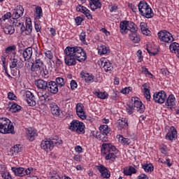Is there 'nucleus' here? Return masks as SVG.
Masks as SVG:
<instances>
[{
  "label": "nucleus",
  "mask_w": 179,
  "mask_h": 179,
  "mask_svg": "<svg viewBox=\"0 0 179 179\" xmlns=\"http://www.w3.org/2000/svg\"><path fill=\"white\" fill-rule=\"evenodd\" d=\"M64 64L67 66H73L76 65V61L84 62L87 59V55L83 48L78 46L66 47L64 50Z\"/></svg>",
  "instance_id": "1"
},
{
  "label": "nucleus",
  "mask_w": 179,
  "mask_h": 179,
  "mask_svg": "<svg viewBox=\"0 0 179 179\" xmlns=\"http://www.w3.org/2000/svg\"><path fill=\"white\" fill-rule=\"evenodd\" d=\"M115 146L113 145L111 143H103L101 148V154L106 160H110V162H115L117 159V155H115Z\"/></svg>",
  "instance_id": "2"
},
{
  "label": "nucleus",
  "mask_w": 179,
  "mask_h": 179,
  "mask_svg": "<svg viewBox=\"0 0 179 179\" xmlns=\"http://www.w3.org/2000/svg\"><path fill=\"white\" fill-rule=\"evenodd\" d=\"M138 8L140 15L143 16V17H146V19H152V17L155 16L153 10H152L150 6L145 0L138 3Z\"/></svg>",
  "instance_id": "3"
},
{
  "label": "nucleus",
  "mask_w": 179,
  "mask_h": 179,
  "mask_svg": "<svg viewBox=\"0 0 179 179\" xmlns=\"http://www.w3.org/2000/svg\"><path fill=\"white\" fill-rule=\"evenodd\" d=\"M62 143V140L58 136L54 138H49L43 141L41 143V148L45 152H50L54 149V146H59Z\"/></svg>",
  "instance_id": "4"
},
{
  "label": "nucleus",
  "mask_w": 179,
  "mask_h": 179,
  "mask_svg": "<svg viewBox=\"0 0 179 179\" xmlns=\"http://www.w3.org/2000/svg\"><path fill=\"white\" fill-rule=\"evenodd\" d=\"M0 134H15V127L9 119L0 118Z\"/></svg>",
  "instance_id": "5"
},
{
  "label": "nucleus",
  "mask_w": 179,
  "mask_h": 179,
  "mask_svg": "<svg viewBox=\"0 0 179 179\" xmlns=\"http://www.w3.org/2000/svg\"><path fill=\"white\" fill-rule=\"evenodd\" d=\"M120 33L122 34H127L128 31H138V26L135 24L133 22L129 21H122L120 23Z\"/></svg>",
  "instance_id": "6"
},
{
  "label": "nucleus",
  "mask_w": 179,
  "mask_h": 179,
  "mask_svg": "<svg viewBox=\"0 0 179 179\" xmlns=\"http://www.w3.org/2000/svg\"><path fill=\"white\" fill-rule=\"evenodd\" d=\"M85 123L78 120H72L69 127V129H70L71 132H76L78 135H80L81 134H85Z\"/></svg>",
  "instance_id": "7"
},
{
  "label": "nucleus",
  "mask_w": 179,
  "mask_h": 179,
  "mask_svg": "<svg viewBox=\"0 0 179 179\" xmlns=\"http://www.w3.org/2000/svg\"><path fill=\"white\" fill-rule=\"evenodd\" d=\"M45 68V66L43 61L40 59H36L35 62L32 63L31 71V72H37L40 75H43V73L45 75V71H44Z\"/></svg>",
  "instance_id": "8"
},
{
  "label": "nucleus",
  "mask_w": 179,
  "mask_h": 179,
  "mask_svg": "<svg viewBox=\"0 0 179 179\" xmlns=\"http://www.w3.org/2000/svg\"><path fill=\"white\" fill-rule=\"evenodd\" d=\"M158 38L160 41H163L164 43H173L174 41V38L173 37V34L169 32L167 30H162L159 31L157 34Z\"/></svg>",
  "instance_id": "9"
},
{
  "label": "nucleus",
  "mask_w": 179,
  "mask_h": 179,
  "mask_svg": "<svg viewBox=\"0 0 179 179\" xmlns=\"http://www.w3.org/2000/svg\"><path fill=\"white\" fill-rule=\"evenodd\" d=\"M131 101L133 108L137 113H140V114H143L145 113V105L142 103L141 99L136 96L131 97Z\"/></svg>",
  "instance_id": "10"
},
{
  "label": "nucleus",
  "mask_w": 179,
  "mask_h": 179,
  "mask_svg": "<svg viewBox=\"0 0 179 179\" xmlns=\"http://www.w3.org/2000/svg\"><path fill=\"white\" fill-rule=\"evenodd\" d=\"M11 170L15 176H17L18 177H24V176H29V174L31 173L33 168H28L24 170V168L23 167H12Z\"/></svg>",
  "instance_id": "11"
},
{
  "label": "nucleus",
  "mask_w": 179,
  "mask_h": 179,
  "mask_svg": "<svg viewBox=\"0 0 179 179\" xmlns=\"http://www.w3.org/2000/svg\"><path fill=\"white\" fill-rule=\"evenodd\" d=\"M166 99H167V95L164 91L155 92L153 94V100L155 103H158V104H163L166 101Z\"/></svg>",
  "instance_id": "12"
},
{
  "label": "nucleus",
  "mask_w": 179,
  "mask_h": 179,
  "mask_svg": "<svg viewBox=\"0 0 179 179\" xmlns=\"http://www.w3.org/2000/svg\"><path fill=\"white\" fill-rule=\"evenodd\" d=\"M76 114L81 120H86V112L85 111V106L78 103L76 106Z\"/></svg>",
  "instance_id": "13"
},
{
  "label": "nucleus",
  "mask_w": 179,
  "mask_h": 179,
  "mask_svg": "<svg viewBox=\"0 0 179 179\" xmlns=\"http://www.w3.org/2000/svg\"><path fill=\"white\" fill-rule=\"evenodd\" d=\"M37 96L39 99V101L41 102V104H44V103H50V101L52 100V99L50 98V96L47 94V90L38 92Z\"/></svg>",
  "instance_id": "14"
},
{
  "label": "nucleus",
  "mask_w": 179,
  "mask_h": 179,
  "mask_svg": "<svg viewBox=\"0 0 179 179\" xmlns=\"http://www.w3.org/2000/svg\"><path fill=\"white\" fill-rule=\"evenodd\" d=\"M25 99L29 106H31V107H34V106H36V97L34 96V94L31 93V92L26 91Z\"/></svg>",
  "instance_id": "15"
},
{
  "label": "nucleus",
  "mask_w": 179,
  "mask_h": 179,
  "mask_svg": "<svg viewBox=\"0 0 179 179\" xmlns=\"http://www.w3.org/2000/svg\"><path fill=\"white\" fill-rule=\"evenodd\" d=\"M57 83L55 81H50L48 83V87L46 88V90L49 92V93H51V94H57L58 92H59V90L58 88Z\"/></svg>",
  "instance_id": "16"
},
{
  "label": "nucleus",
  "mask_w": 179,
  "mask_h": 179,
  "mask_svg": "<svg viewBox=\"0 0 179 179\" xmlns=\"http://www.w3.org/2000/svg\"><path fill=\"white\" fill-rule=\"evenodd\" d=\"M49 107L50 108L51 113L55 117H59L61 110L59 109V106L55 102H50L49 103Z\"/></svg>",
  "instance_id": "17"
},
{
  "label": "nucleus",
  "mask_w": 179,
  "mask_h": 179,
  "mask_svg": "<svg viewBox=\"0 0 179 179\" xmlns=\"http://www.w3.org/2000/svg\"><path fill=\"white\" fill-rule=\"evenodd\" d=\"M24 9L22 6H17L15 9L13 11L12 19H19L21 16H23Z\"/></svg>",
  "instance_id": "18"
},
{
  "label": "nucleus",
  "mask_w": 179,
  "mask_h": 179,
  "mask_svg": "<svg viewBox=\"0 0 179 179\" xmlns=\"http://www.w3.org/2000/svg\"><path fill=\"white\" fill-rule=\"evenodd\" d=\"M117 129L120 131L122 129H128L129 124L128 123V120L126 118L122 117V119H120L117 122Z\"/></svg>",
  "instance_id": "19"
},
{
  "label": "nucleus",
  "mask_w": 179,
  "mask_h": 179,
  "mask_svg": "<svg viewBox=\"0 0 179 179\" xmlns=\"http://www.w3.org/2000/svg\"><path fill=\"white\" fill-rule=\"evenodd\" d=\"M35 86H36L38 89H40L41 91L47 90V87L48 86V82L41 79L36 80Z\"/></svg>",
  "instance_id": "20"
},
{
  "label": "nucleus",
  "mask_w": 179,
  "mask_h": 179,
  "mask_svg": "<svg viewBox=\"0 0 179 179\" xmlns=\"http://www.w3.org/2000/svg\"><path fill=\"white\" fill-rule=\"evenodd\" d=\"M77 12H81V13H83L87 19H93L92 15L90 14V10H89L86 7L78 5V6L76 7Z\"/></svg>",
  "instance_id": "21"
},
{
  "label": "nucleus",
  "mask_w": 179,
  "mask_h": 179,
  "mask_svg": "<svg viewBox=\"0 0 179 179\" xmlns=\"http://www.w3.org/2000/svg\"><path fill=\"white\" fill-rule=\"evenodd\" d=\"M97 170H99V173H101V176L103 178H110V171H108V169H107V168H106L104 165L98 166Z\"/></svg>",
  "instance_id": "22"
},
{
  "label": "nucleus",
  "mask_w": 179,
  "mask_h": 179,
  "mask_svg": "<svg viewBox=\"0 0 179 179\" xmlns=\"http://www.w3.org/2000/svg\"><path fill=\"white\" fill-rule=\"evenodd\" d=\"M166 138L169 141H176L177 138V129L174 127H171V130L166 134Z\"/></svg>",
  "instance_id": "23"
},
{
  "label": "nucleus",
  "mask_w": 179,
  "mask_h": 179,
  "mask_svg": "<svg viewBox=\"0 0 179 179\" xmlns=\"http://www.w3.org/2000/svg\"><path fill=\"white\" fill-rule=\"evenodd\" d=\"M31 55H33V48L31 47H28L23 50L22 56L24 61H29L31 58Z\"/></svg>",
  "instance_id": "24"
},
{
  "label": "nucleus",
  "mask_w": 179,
  "mask_h": 179,
  "mask_svg": "<svg viewBox=\"0 0 179 179\" xmlns=\"http://www.w3.org/2000/svg\"><path fill=\"white\" fill-rule=\"evenodd\" d=\"M80 78L82 79H84V80L87 83H89L90 82H93V79H94V76L89 74L87 71H83L80 73Z\"/></svg>",
  "instance_id": "25"
},
{
  "label": "nucleus",
  "mask_w": 179,
  "mask_h": 179,
  "mask_svg": "<svg viewBox=\"0 0 179 179\" xmlns=\"http://www.w3.org/2000/svg\"><path fill=\"white\" fill-rule=\"evenodd\" d=\"M23 63L19 61L17 59H13L11 61V64L10 65V68L13 69L15 68H17L18 69H22L23 68Z\"/></svg>",
  "instance_id": "26"
},
{
  "label": "nucleus",
  "mask_w": 179,
  "mask_h": 179,
  "mask_svg": "<svg viewBox=\"0 0 179 179\" xmlns=\"http://www.w3.org/2000/svg\"><path fill=\"white\" fill-rule=\"evenodd\" d=\"M129 38L131 41L133 43H139L141 41V36L138 35V31H131V34H129Z\"/></svg>",
  "instance_id": "27"
},
{
  "label": "nucleus",
  "mask_w": 179,
  "mask_h": 179,
  "mask_svg": "<svg viewBox=\"0 0 179 179\" xmlns=\"http://www.w3.org/2000/svg\"><path fill=\"white\" fill-rule=\"evenodd\" d=\"M90 6L91 10L94 11L96 9H100L101 8V3L100 0H90Z\"/></svg>",
  "instance_id": "28"
},
{
  "label": "nucleus",
  "mask_w": 179,
  "mask_h": 179,
  "mask_svg": "<svg viewBox=\"0 0 179 179\" xmlns=\"http://www.w3.org/2000/svg\"><path fill=\"white\" fill-rule=\"evenodd\" d=\"M166 106L169 108H173L176 106V97L173 94L169 95L167 98Z\"/></svg>",
  "instance_id": "29"
},
{
  "label": "nucleus",
  "mask_w": 179,
  "mask_h": 179,
  "mask_svg": "<svg viewBox=\"0 0 179 179\" xmlns=\"http://www.w3.org/2000/svg\"><path fill=\"white\" fill-rule=\"evenodd\" d=\"M27 135L29 141L32 142V141H34V139H36V136H37V131H36V130L33 129L32 128H29L28 129Z\"/></svg>",
  "instance_id": "30"
},
{
  "label": "nucleus",
  "mask_w": 179,
  "mask_h": 179,
  "mask_svg": "<svg viewBox=\"0 0 179 179\" xmlns=\"http://www.w3.org/2000/svg\"><path fill=\"white\" fill-rule=\"evenodd\" d=\"M123 173L124 176H132V174H136V173H138V170H136L135 167L129 166L128 168L124 169Z\"/></svg>",
  "instance_id": "31"
},
{
  "label": "nucleus",
  "mask_w": 179,
  "mask_h": 179,
  "mask_svg": "<svg viewBox=\"0 0 179 179\" xmlns=\"http://www.w3.org/2000/svg\"><path fill=\"white\" fill-rule=\"evenodd\" d=\"M140 28L143 34H145V36H149V34H150V31L149 30V28H148V24H146V22H141Z\"/></svg>",
  "instance_id": "32"
},
{
  "label": "nucleus",
  "mask_w": 179,
  "mask_h": 179,
  "mask_svg": "<svg viewBox=\"0 0 179 179\" xmlns=\"http://www.w3.org/2000/svg\"><path fill=\"white\" fill-rule=\"evenodd\" d=\"M94 96H96L98 99H101V100H106V99H108V94L106 92H100V91H95L94 92Z\"/></svg>",
  "instance_id": "33"
},
{
  "label": "nucleus",
  "mask_w": 179,
  "mask_h": 179,
  "mask_svg": "<svg viewBox=\"0 0 179 179\" xmlns=\"http://www.w3.org/2000/svg\"><path fill=\"white\" fill-rule=\"evenodd\" d=\"M142 169L144 170V171H145V173H152V171L155 170V168L153 167V164H152L151 163L143 164Z\"/></svg>",
  "instance_id": "34"
},
{
  "label": "nucleus",
  "mask_w": 179,
  "mask_h": 179,
  "mask_svg": "<svg viewBox=\"0 0 179 179\" xmlns=\"http://www.w3.org/2000/svg\"><path fill=\"white\" fill-rule=\"evenodd\" d=\"M99 131L101 134H103L105 135H110V128L107 124H103L99 127Z\"/></svg>",
  "instance_id": "35"
},
{
  "label": "nucleus",
  "mask_w": 179,
  "mask_h": 179,
  "mask_svg": "<svg viewBox=\"0 0 179 179\" xmlns=\"http://www.w3.org/2000/svg\"><path fill=\"white\" fill-rule=\"evenodd\" d=\"M3 31L5 34H9L10 36L13 34V33H15V27H13V25H6L3 28Z\"/></svg>",
  "instance_id": "36"
},
{
  "label": "nucleus",
  "mask_w": 179,
  "mask_h": 179,
  "mask_svg": "<svg viewBox=\"0 0 179 179\" xmlns=\"http://www.w3.org/2000/svg\"><path fill=\"white\" fill-rule=\"evenodd\" d=\"M110 52V50L106 45H101L98 48V53L99 55H104L106 54H108Z\"/></svg>",
  "instance_id": "37"
},
{
  "label": "nucleus",
  "mask_w": 179,
  "mask_h": 179,
  "mask_svg": "<svg viewBox=\"0 0 179 179\" xmlns=\"http://www.w3.org/2000/svg\"><path fill=\"white\" fill-rule=\"evenodd\" d=\"M10 152L13 155H17V153L22 152V146L17 144L10 148Z\"/></svg>",
  "instance_id": "38"
},
{
  "label": "nucleus",
  "mask_w": 179,
  "mask_h": 179,
  "mask_svg": "<svg viewBox=\"0 0 179 179\" xmlns=\"http://www.w3.org/2000/svg\"><path fill=\"white\" fill-rule=\"evenodd\" d=\"M103 64V69L106 72H110L111 71H113V65H111V63L108 61V62H102V65Z\"/></svg>",
  "instance_id": "39"
},
{
  "label": "nucleus",
  "mask_w": 179,
  "mask_h": 179,
  "mask_svg": "<svg viewBox=\"0 0 179 179\" xmlns=\"http://www.w3.org/2000/svg\"><path fill=\"white\" fill-rule=\"evenodd\" d=\"M107 136H108L107 134L102 133H98V134H96V138L101 142H107L108 141V138Z\"/></svg>",
  "instance_id": "40"
},
{
  "label": "nucleus",
  "mask_w": 179,
  "mask_h": 179,
  "mask_svg": "<svg viewBox=\"0 0 179 179\" xmlns=\"http://www.w3.org/2000/svg\"><path fill=\"white\" fill-rule=\"evenodd\" d=\"M20 110H22V106L17 103H13L10 108V111H11V113H19Z\"/></svg>",
  "instance_id": "41"
},
{
  "label": "nucleus",
  "mask_w": 179,
  "mask_h": 179,
  "mask_svg": "<svg viewBox=\"0 0 179 179\" xmlns=\"http://www.w3.org/2000/svg\"><path fill=\"white\" fill-rule=\"evenodd\" d=\"M117 138L119 139V142L124 143V145H129V143H131V140L129 138H124L121 135H117Z\"/></svg>",
  "instance_id": "42"
},
{
  "label": "nucleus",
  "mask_w": 179,
  "mask_h": 179,
  "mask_svg": "<svg viewBox=\"0 0 179 179\" xmlns=\"http://www.w3.org/2000/svg\"><path fill=\"white\" fill-rule=\"evenodd\" d=\"M35 16L36 19H40L43 16V8L41 6L36 7Z\"/></svg>",
  "instance_id": "43"
},
{
  "label": "nucleus",
  "mask_w": 179,
  "mask_h": 179,
  "mask_svg": "<svg viewBox=\"0 0 179 179\" xmlns=\"http://www.w3.org/2000/svg\"><path fill=\"white\" fill-rule=\"evenodd\" d=\"M56 81L55 83L57 84V86L59 87H64V86H65V82L64 81V78H61V77H58L56 78L55 80Z\"/></svg>",
  "instance_id": "44"
},
{
  "label": "nucleus",
  "mask_w": 179,
  "mask_h": 179,
  "mask_svg": "<svg viewBox=\"0 0 179 179\" xmlns=\"http://www.w3.org/2000/svg\"><path fill=\"white\" fill-rule=\"evenodd\" d=\"M26 34L29 35L31 34V31L33 30V26L31 25V21L27 22L26 25Z\"/></svg>",
  "instance_id": "45"
},
{
  "label": "nucleus",
  "mask_w": 179,
  "mask_h": 179,
  "mask_svg": "<svg viewBox=\"0 0 179 179\" xmlns=\"http://www.w3.org/2000/svg\"><path fill=\"white\" fill-rule=\"evenodd\" d=\"M1 176L3 179H13L12 178V175L8 171H2Z\"/></svg>",
  "instance_id": "46"
},
{
  "label": "nucleus",
  "mask_w": 179,
  "mask_h": 179,
  "mask_svg": "<svg viewBox=\"0 0 179 179\" xmlns=\"http://www.w3.org/2000/svg\"><path fill=\"white\" fill-rule=\"evenodd\" d=\"M10 17H12V13L8 12L0 18V20L1 22H5V20H8V19H10Z\"/></svg>",
  "instance_id": "47"
},
{
  "label": "nucleus",
  "mask_w": 179,
  "mask_h": 179,
  "mask_svg": "<svg viewBox=\"0 0 179 179\" xmlns=\"http://www.w3.org/2000/svg\"><path fill=\"white\" fill-rule=\"evenodd\" d=\"M127 107L126 108V111L128 114L131 115V114H134V111L136 110L134 109V106L131 104H127Z\"/></svg>",
  "instance_id": "48"
},
{
  "label": "nucleus",
  "mask_w": 179,
  "mask_h": 179,
  "mask_svg": "<svg viewBox=\"0 0 179 179\" xmlns=\"http://www.w3.org/2000/svg\"><path fill=\"white\" fill-rule=\"evenodd\" d=\"M16 50V46L15 45H10L6 48L5 52L6 54H10L11 52H13Z\"/></svg>",
  "instance_id": "49"
},
{
  "label": "nucleus",
  "mask_w": 179,
  "mask_h": 179,
  "mask_svg": "<svg viewBox=\"0 0 179 179\" xmlns=\"http://www.w3.org/2000/svg\"><path fill=\"white\" fill-rule=\"evenodd\" d=\"M50 177L51 179H61V176L55 171L50 172Z\"/></svg>",
  "instance_id": "50"
},
{
  "label": "nucleus",
  "mask_w": 179,
  "mask_h": 179,
  "mask_svg": "<svg viewBox=\"0 0 179 179\" xmlns=\"http://www.w3.org/2000/svg\"><path fill=\"white\" fill-rule=\"evenodd\" d=\"M10 22H12L13 26H16L17 27H19V26H22V22H20V21H18L17 18H12V20H10Z\"/></svg>",
  "instance_id": "51"
},
{
  "label": "nucleus",
  "mask_w": 179,
  "mask_h": 179,
  "mask_svg": "<svg viewBox=\"0 0 179 179\" xmlns=\"http://www.w3.org/2000/svg\"><path fill=\"white\" fill-rule=\"evenodd\" d=\"M130 92H132V88L131 87H125L120 90V93H122V94H128Z\"/></svg>",
  "instance_id": "52"
},
{
  "label": "nucleus",
  "mask_w": 179,
  "mask_h": 179,
  "mask_svg": "<svg viewBox=\"0 0 179 179\" xmlns=\"http://www.w3.org/2000/svg\"><path fill=\"white\" fill-rule=\"evenodd\" d=\"M141 90L143 92V93H145L146 92H150L149 84L145 83V84L142 85Z\"/></svg>",
  "instance_id": "53"
},
{
  "label": "nucleus",
  "mask_w": 179,
  "mask_h": 179,
  "mask_svg": "<svg viewBox=\"0 0 179 179\" xmlns=\"http://www.w3.org/2000/svg\"><path fill=\"white\" fill-rule=\"evenodd\" d=\"M70 86L71 90H75L78 87V83H76V80H72L70 83Z\"/></svg>",
  "instance_id": "54"
},
{
  "label": "nucleus",
  "mask_w": 179,
  "mask_h": 179,
  "mask_svg": "<svg viewBox=\"0 0 179 179\" xmlns=\"http://www.w3.org/2000/svg\"><path fill=\"white\" fill-rule=\"evenodd\" d=\"M142 72L143 73H145V75H150L151 77H153V75L151 72L149 71V70L146 67H142Z\"/></svg>",
  "instance_id": "55"
},
{
  "label": "nucleus",
  "mask_w": 179,
  "mask_h": 179,
  "mask_svg": "<svg viewBox=\"0 0 179 179\" xmlns=\"http://www.w3.org/2000/svg\"><path fill=\"white\" fill-rule=\"evenodd\" d=\"M8 99H9V100H16L17 97L15 94H13V92H8Z\"/></svg>",
  "instance_id": "56"
},
{
  "label": "nucleus",
  "mask_w": 179,
  "mask_h": 179,
  "mask_svg": "<svg viewBox=\"0 0 179 179\" xmlns=\"http://www.w3.org/2000/svg\"><path fill=\"white\" fill-rule=\"evenodd\" d=\"M45 57L48 58V59H52V58H54L52 52H51L50 50H48L47 52H45Z\"/></svg>",
  "instance_id": "57"
},
{
  "label": "nucleus",
  "mask_w": 179,
  "mask_h": 179,
  "mask_svg": "<svg viewBox=\"0 0 179 179\" xmlns=\"http://www.w3.org/2000/svg\"><path fill=\"white\" fill-rule=\"evenodd\" d=\"M80 40L83 43H86V33L85 32H81L80 34Z\"/></svg>",
  "instance_id": "58"
},
{
  "label": "nucleus",
  "mask_w": 179,
  "mask_h": 179,
  "mask_svg": "<svg viewBox=\"0 0 179 179\" xmlns=\"http://www.w3.org/2000/svg\"><path fill=\"white\" fill-rule=\"evenodd\" d=\"M75 22L77 26H80V24H82V22H83V18L80 17H76L75 19Z\"/></svg>",
  "instance_id": "59"
},
{
  "label": "nucleus",
  "mask_w": 179,
  "mask_h": 179,
  "mask_svg": "<svg viewBox=\"0 0 179 179\" xmlns=\"http://www.w3.org/2000/svg\"><path fill=\"white\" fill-rule=\"evenodd\" d=\"M35 29L37 33L41 30V25L39 22H35Z\"/></svg>",
  "instance_id": "60"
},
{
  "label": "nucleus",
  "mask_w": 179,
  "mask_h": 179,
  "mask_svg": "<svg viewBox=\"0 0 179 179\" xmlns=\"http://www.w3.org/2000/svg\"><path fill=\"white\" fill-rule=\"evenodd\" d=\"M128 6L130 9H131L132 12L136 13V10H138V8H136V6H134V4L129 3Z\"/></svg>",
  "instance_id": "61"
},
{
  "label": "nucleus",
  "mask_w": 179,
  "mask_h": 179,
  "mask_svg": "<svg viewBox=\"0 0 179 179\" xmlns=\"http://www.w3.org/2000/svg\"><path fill=\"white\" fill-rule=\"evenodd\" d=\"M143 95L148 101H150V91L143 92Z\"/></svg>",
  "instance_id": "62"
},
{
  "label": "nucleus",
  "mask_w": 179,
  "mask_h": 179,
  "mask_svg": "<svg viewBox=\"0 0 179 179\" xmlns=\"http://www.w3.org/2000/svg\"><path fill=\"white\" fill-rule=\"evenodd\" d=\"M62 64H63L62 61H61V59H57V62L55 63V66L57 68H62Z\"/></svg>",
  "instance_id": "63"
},
{
  "label": "nucleus",
  "mask_w": 179,
  "mask_h": 179,
  "mask_svg": "<svg viewBox=\"0 0 179 179\" xmlns=\"http://www.w3.org/2000/svg\"><path fill=\"white\" fill-rule=\"evenodd\" d=\"M137 179H149V177L144 173L141 174L138 176Z\"/></svg>",
  "instance_id": "64"
}]
</instances>
